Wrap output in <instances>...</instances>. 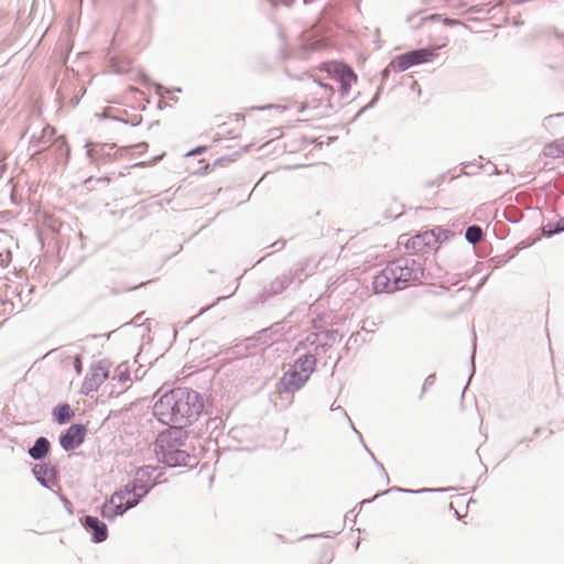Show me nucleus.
<instances>
[{
    "mask_svg": "<svg viewBox=\"0 0 564 564\" xmlns=\"http://www.w3.org/2000/svg\"><path fill=\"white\" fill-rule=\"evenodd\" d=\"M205 409L203 395L192 388L165 391L153 404V416L162 424H193Z\"/></svg>",
    "mask_w": 564,
    "mask_h": 564,
    "instance_id": "1",
    "label": "nucleus"
},
{
    "mask_svg": "<svg viewBox=\"0 0 564 564\" xmlns=\"http://www.w3.org/2000/svg\"><path fill=\"white\" fill-rule=\"evenodd\" d=\"M424 276V269L420 261L401 257L390 261L373 276L372 290L376 294L393 293L400 291L410 282H417Z\"/></svg>",
    "mask_w": 564,
    "mask_h": 564,
    "instance_id": "2",
    "label": "nucleus"
},
{
    "mask_svg": "<svg viewBox=\"0 0 564 564\" xmlns=\"http://www.w3.org/2000/svg\"><path fill=\"white\" fill-rule=\"evenodd\" d=\"M322 69L329 79L339 84V98H346L350 93L352 84L357 82V74L352 67L343 61H332L324 63Z\"/></svg>",
    "mask_w": 564,
    "mask_h": 564,
    "instance_id": "3",
    "label": "nucleus"
},
{
    "mask_svg": "<svg viewBox=\"0 0 564 564\" xmlns=\"http://www.w3.org/2000/svg\"><path fill=\"white\" fill-rule=\"evenodd\" d=\"M437 56L436 48L419 47L394 57V72H404L412 66H417L432 62Z\"/></svg>",
    "mask_w": 564,
    "mask_h": 564,
    "instance_id": "4",
    "label": "nucleus"
},
{
    "mask_svg": "<svg viewBox=\"0 0 564 564\" xmlns=\"http://www.w3.org/2000/svg\"><path fill=\"white\" fill-rule=\"evenodd\" d=\"M31 473L36 482L51 492L61 490L59 470L51 462H42L33 464Z\"/></svg>",
    "mask_w": 564,
    "mask_h": 564,
    "instance_id": "5",
    "label": "nucleus"
},
{
    "mask_svg": "<svg viewBox=\"0 0 564 564\" xmlns=\"http://www.w3.org/2000/svg\"><path fill=\"white\" fill-rule=\"evenodd\" d=\"M108 378V365L107 360H100L97 364H93L89 368L88 373L85 376L80 393L83 395H89L91 392L98 390V388Z\"/></svg>",
    "mask_w": 564,
    "mask_h": 564,
    "instance_id": "6",
    "label": "nucleus"
},
{
    "mask_svg": "<svg viewBox=\"0 0 564 564\" xmlns=\"http://www.w3.org/2000/svg\"><path fill=\"white\" fill-rule=\"evenodd\" d=\"M86 434L85 424L73 423L59 434V445L65 452L75 451L85 442Z\"/></svg>",
    "mask_w": 564,
    "mask_h": 564,
    "instance_id": "7",
    "label": "nucleus"
},
{
    "mask_svg": "<svg viewBox=\"0 0 564 564\" xmlns=\"http://www.w3.org/2000/svg\"><path fill=\"white\" fill-rule=\"evenodd\" d=\"M293 283L291 274L282 273L265 284L257 295V303H265L270 299L282 294Z\"/></svg>",
    "mask_w": 564,
    "mask_h": 564,
    "instance_id": "8",
    "label": "nucleus"
},
{
    "mask_svg": "<svg viewBox=\"0 0 564 564\" xmlns=\"http://www.w3.org/2000/svg\"><path fill=\"white\" fill-rule=\"evenodd\" d=\"M86 154L93 163H107L116 160L118 153L124 150L119 149L112 152L117 145L115 143H88Z\"/></svg>",
    "mask_w": 564,
    "mask_h": 564,
    "instance_id": "9",
    "label": "nucleus"
},
{
    "mask_svg": "<svg viewBox=\"0 0 564 564\" xmlns=\"http://www.w3.org/2000/svg\"><path fill=\"white\" fill-rule=\"evenodd\" d=\"M84 530L90 533V541L95 544L105 542L108 539L109 531L107 524L96 516H84L79 519Z\"/></svg>",
    "mask_w": 564,
    "mask_h": 564,
    "instance_id": "10",
    "label": "nucleus"
},
{
    "mask_svg": "<svg viewBox=\"0 0 564 564\" xmlns=\"http://www.w3.org/2000/svg\"><path fill=\"white\" fill-rule=\"evenodd\" d=\"M308 381L307 375L300 373L295 368L291 367L280 378L279 384L285 393H294L302 389Z\"/></svg>",
    "mask_w": 564,
    "mask_h": 564,
    "instance_id": "11",
    "label": "nucleus"
},
{
    "mask_svg": "<svg viewBox=\"0 0 564 564\" xmlns=\"http://www.w3.org/2000/svg\"><path fill=\"white\" fill-rule=\"evenodd\" d=\"M135 500H126L123 503H117L109 497L98 507L101 518L113 521L117 517L123 516L127 511L134 508Z\"/></svg>",
    "mask_w": 564,
    "mask_h": 564,
    "instance_id": "12",
    "label": "nucleus"
},
{
    "mask_svg": "<svg viewBox=\"0 0 564 564\" xmlns=\"http://www.w3.org/2000/svg\"><path fill=\"white\" fill-rule=\"evenodd\" d=\"M128 486L132 491V497L127 500H135L134 507H137L154 488V484H150V486L145 484L144 475L140 474L138 469L135 470L134 477L128 482Z\"/></svg>",
    "mask_w": 564,
    "mask_h": 564,
    "instance_id": "13",
    "label": "nucleus"
},
{
    "mask_svg": "<svg viewBox=\"0 0 564 564\" xmlns=\"http://www.w3.org/2000/svg\"><path fill=\"white\" fill-rule=\"evenodd\" d=\"M158 463L164 465L167 468H175V467H192L193 465L189 464L191 459H195L194 456H191L187 451L181 449V451H174V453H166L163 456H159Z\"/></svg>",
    "mask_w": 564,
    "mask_h": 564,
    "instance_id": "14",
    "label": "nucleus"
},
{
    "mask_svg": "<svg viewBox=\"0 0 564 564\" xmlns=\"http://www.w3.org/2000/svg\"><path fill=\"white\" fill-rule=\"evenodd\" d=\"M51 453V442L45 436H39L33 442V445L28 448V455L35 462H45V458Z\"/></svg>",
    "mask_w": 564,
    "mask_h": 564,
    "instance_id": "15",
    "label": "nucleus"
},
{
    "mask_svg": "<svg viewBox=\"0 0 564 564\" xmlns=\"http://www.w3.org/2000/svg\"><path fill=\"white\" fill-rule=\"evenodd\" d=\"M169 429L165 431H162L158 434V436H165L167 441L171 443H175L178 445H184L188 433L186 431V427H188L191 424H166Z\"/></svg>",
    "mask_w": 564,
    "mask_h": 564,
    "instance_id": "16",
    "label": "nucleus"
},
{
    "mask_svg": "<svg viewBox=\"0 0 564 564\" xmlns=\"http://www.w3.org/2000/svg\"><path fill=\"white\" fill-rule=\"evenodd\" d=\"M316 357L311 352H306L300 356L291 367L295 368L302 375H307L310 378L316 370Z\"/></svg>",
    "mask_w": 564,
    "mask_h": 564,
    "instance_id": "17",
    "label": "nucleus"
},
{
    "mask_svg": "<svg viewBox=\"0 0 564 564\" xmlns=\"http://www.w3.org/2000/svg\"><path fill=\"white\" fill-rule=\"evenodd\" d=\"M52 415L54 422L58 425H64L70 422L75 412L67 402H61L53 408Z\"/></svg>",
    "mask_w": 564,
    "mask_h": 564,
    "instance_id": "18",
    "label": "nucleus"
},
{
    "mask_svg": "<svg viewBox=\"0 0 564 564\" xmlns=\"http://www.w3.org/2000/svg\"><path fill=\"white\" fill-rule=\"evenodd\" d=\"M153 445H154L153 451H154L156 458L159 456H163L166 453L172 454V453H174V451L182 449L181 445L171 443L170 441L166 440L165 436H156Z\"/></svg>",
    "mask_w": 564,
    "mask_h": 564,
    "instance_id": "19",
    "label": "nucleus"
},
{
    "mask_svg": "<svg viewBox=\"0 0 564 564\" xmlns=\"http://www.w3.org/2000/svg\"><path fill=\"white\" fill-rule=\"evenodd\" d=\"M158 469V466L152 465H144L142 467H138L139 473L144 475L145 484L148 486H150V484H154V487L160 484L166 482V479L161 480V476L163 475L162 471L155 474Z\"/></svg>",
    "mask_w": 564,
    "mask_h": 564,
    "instance_id": "20",
    "label": "nucleus"
},
{
    "mask_svg": "<svg viewBox=\"0 0 564 564\" xmlns=\"http://www.w3.org/2000/svg\"><path fill=\"white\" fill-rule=\"evenodd\" d=\"M543 154L546 158L558 159L564 158V139L558 138L544 145Z\"/></svg>",
    "mask_w": 564,
    "mask_h": 564,
    "instance_id": "21",
    "label": "nucleus"
},
{
    "mask_svg": "<svg viewBox=\"0 0 564 564\" xmlns=\"http://www.w3.org/2000/svg\"><path fill=\"white\" fill-rule=\"evenodd\" d=\"M542 235L545 238H551L555 235L564 232V217L557 221H550L541 227Z\"/></svg>",
    "mask_w": 564,
    "mask_h": 564,
    "instance_id": "22",
    "label": "nucleus"
},
{
    "mask_svg": "<svg viewBox=\"0 0 564 564\" xmlns=\"http://www.w3.org/2000/svg\"><path fill=\"white\" fill-rule=\"evenodd\" d=\"M321 88V96H319V99L323 100L325 99L326 100V105L325 107L327 109H333L334 108V104H333V98L335 96V88L333 85H329L327 83H323L322 80H318L316 82Z\"/></svg>",
    "mask_w": 564,
    "mask_h": 564,
    "instance_id": "23",
    "label": "nucleus"
},
{
    "mask_svg": "<svg viewBox=\"0 0 564 564\" xmlns=\"http://www.w3.org/2000/svg\"><path fill=\"white\" fill-rule=\"evenodd\" d=\"M416 236L421 238L420 240L423 242V246L426 248V250L435 249L438 247V237L435 236L433 228L419 232Z\"/></svg>",
    "mask_w": 564,
    "mask_h": 564,
    "instance_id": "24",
    "label": "nucleus"
},
{
    "mask_svg": "<svg viewBox=\"0 0 564 564\" xmlns=\"http://www.w3.org/2000/svg\"><path fill=\"white\" fill-rule=\"evenodd\" d=\"M484 237L482 228L478 225H470L465 230V239L468 243L475 245Z\"/></svg>",
    "mask_w": 564,
    "mask_h": 564,
    "instance_id": "25",
    "label": "nucleus"
},
{
    "mask_svg": "<svg viewBox=\"0 0 564 564\" xmlns=\"http://www.w3.org/2000/svg\"><path fill=\"white\" fill-rule=\"evenodd\" d=\"M524 247L525 246H519L517 248V251H508L506 253L495 256V257L490 258L489 262L494 264V268H499V267L508 263L509 261H511L516 257L517 252Z\"/></svg>",
    "mask_w": 564,
    "mask_h": 564,
    "instance_id": "26",
    "label": "nucleus"
},
{
    "mask_svg": "<svg viewBox=\"0 0 564 564\" xmlns=\"http://www.w3.org/2000/svg\"><path fill=\"white\" fill-rule=\"evenodd\" d=\"M130 497H132V491L127 484L111 494L109 498L117 503H123Z\"/></svg>",
    "mask_w": 564,
    "mask_h": 564,
    "instance_id": "27",
    "label": "nucleus"
},
{
    "mask_svg": "<svg viewBox=\"0 0 564 564\" xmlns=\"http://www.w3.org/2000/svg\"><path fill=\"white\" fill-rule=\"evenodd\" d=\"M454 489H455L454 487L421 488V489L403 488L402 494H410V495L416 494V495H420V494H432V492L433 494L434 492H447V491H452Z\"/></svg>",
    "mask_w": 564,
    "mask_h": 564,
    "instance_id": "28",
    "label": "nucleus"
},
{
    "mask_svg": "<svg viewBox=\"0 0 564 564\" xmlns=\"http://www.w3.org/2000/svg\"><path fill=\"white\" fill-rule=\"evenodd\" d=\"M306 268L305 262H299L296 263L291 270L288 272H284L285 274H291L293 276V282L297 280L299 284L303 282L304 279V271Z\"/></svg>",
    "mask_w": 564,
    "mask_h": 564,
    "instance_id": "29",
    "label": "nucleus"
},
{
    "mask_svg": "<svg viewBox=\"0 0 564 564\" xmlns=\"http://www.w3.org/2000/svg\"><path fill=\"white\" fill-rule=\"evenodd\" d=\"M503 217L511 224H518L523 218V213L516 207H508Z\"/></svg>",
    "mask_w": 564,
    "mask_h": 564,
    "instance_id": "30",
    "label": "nucleus"
},
{
    "mask_svg": "<svg viewBox=\"0 0 564 564\" xmlns=\"http://www.w3.org/2000/svg\"><path fill=\"white\" fill-rule=\"evenodd\" d=\"M421 238L414 235L405 242V248L411 249L414 252H425L426 248L423 246Z\"/></svg>",
    "mask_w": 564,
    "mask_h": 564,
    "instance_id": "31",
    "label": "nucleus"
},
{
    "mask_svg": "<svg viewBox=\"0 0 564 564\" xmlns=\"http://www.w3.org/2000/svg\"><path fill=\"white\" fill-rule=\"evenodd\" d=\"M433 231H434L435 236L438 237V246L442 242L448 241L454 236V232L452 230H449L447 228H443L441 226L433 227Z\"/></svg>",
    "mask_w": 564,
    "mask_h": 564,
    "instance_id": "32",
    "label": "nucleus"
},
{
    "mask_svg": "<svg viewBox=\"0 0 564 564\" xmlns=\"http://www.w3.org/2000/svg\"><path fill=\"white\" fill-rule=\"evenodd\" d=\"M140 82H141L142 85H145V86L153 85L154 89H155V93L159 96H163V95L169 93L167 88H165L162 84L152 83L151 79L147 75H142Z\"/></svg>",
    "mask_w": 564,
    "mask_h": 564,
    "instance_id": "33",
    "label": "nucleus"
},
{
    "mask_svg": "<svg viewBox=\"0 0 564 564\" xmlns=\"http://www.w3.org/2000/svg\"><path fill=\"white\" fill-rule=\"evenodd\" d=\"M381 93H382V86L378 87L376 94L372 96V98L370 99V101L364 106L357 113H356V118H358L359 116H361L364 112H366L367 110L373 108L377 102L379 101L380 99V96H381Z\"/></svg>",
    "mask_w": 564,
    "mask_h": 564,
    "instance_id": "34",
    "label": "nucleus"
},
{
    "mask_svg": "<svg viewBox=\"0 0 564 564\" xmlns=\"http://www.w3.org/2000/svg\"><path fill=\"white\" fill-rule=\"evenodd\" d=\"M402 491H403L402 487L393 486V487H390L389 489H387L384 491L377 492L373 497H371L369 499H364L360 502V505L362 506V505H366V503H370V502L375 501L378 497L388 495L389 492H402Z\"/></svg>",
    "mask_w": 564,
    "mask_h": 564,
    "instance_id": "35",
    "label": "nucleus"
},
{
    "mask_svg": "<svg viewBox=\"0 0 564 564\" xmlns=\"http://www.w3.org/2000/svg\"><path fill=\"white\" fill-rule=\"evenodd\" d=\"M319 336L323 335L328 343L336 341L339 336L338 329H322L318 332Z\"/></svg>",
    "mask_w": 564,
    "mask_h": 564,
    "instance_id": "36",
    "label": "nucleus"
},
{
    "mask_svg": "<svg viewBox=\"0 0 564 564\" xmlns=\"http://www.w3.org/2000/svg\"><path fill=\"white\" fill-rule=\"evenodd\" d=\"M121 367H122V365H120L118 367V369H117L118 373L112 378V380L117 379L118 382L126 383V382L130 381V373H129L128 369L120 370Z\"/></svg>",
    "mask_w": 564,
    "mask_h": 564,
    "instance_id": "37",
    "label": "nucleus"
},
{
    "mask_svg": "<svg viewBox=\"0 0 564 564\" xmlns=\"http://www.w3.org/2000/svg\"><path fill=\"white\" fill-rule=\"evenodd\" d=\"M56 491L57 492H54V494L57 495L59 500L63 502V506H64L65 510L67 511V513L73 514L74 513L73 503L61 492V490H56Z\"/></svg>",
    "mask_w": 564,
    "mask_h": 564,
    "instance_id": "38",
    "label": "nucleus"
},
{
    "mask_svg": "<svg viewBox=\"0 0 564 564\" xmlns=\"http://www.w3.org/2000/svg\"><path fill=\"white\" fill-rule=\"evenodd\" d=\"M394 66H395V62H394V58H393L392 62L387 67H384L381 70V80H382V83H386L388 80L391 72H394Z\"/></svg>",
    "mask_w": 564,
    "mask_h": 564,
    "instance_id": "39",
    "label": "nucleus"
},
{
    "mask_svg": "<svg viewBox=\"0 0 564 564\" xmlns=\"http://www.w3.org/2000/svg\"><path fill=\"white\" fill-rule=\"evenodd\" d=\"M238 154V152H235L234 154L231 155H224L221 158H218L215 160V162L213 163V166H217V165H224L226 162H231L234 161V156H236Z\"/></svg>",
    "mask_w": 564,
    "mask_h": 564,
    "instance_id": "40",
    "label": "nucleus"
},
{
    "mask_svg": "<svg viewBox=\"0 0 564 564\" xmlns=\"http://www.w3.org/2000/svg\"><path fill=\"white\" fill-rule=\"evenodd\" d=\"M318 338H319L318 332L311 333L310 335L306 336L307 345L315 348L316 344H319Z\"/></svg>",
    "mask_w": 564,
    "mask_h": 564,
    "instance_id": "41",
    "label": "nucleus"
},
{
    "mask_svg": "<svg viewBox=\"0 0 564 564\" xmlns=\"http://www.w3.org/2000/svg\"><path fill=\"white\" fill-rule=\"evenodd\" d=\"M444 177H445V175L441 174L436 178L425 182L424 186L425 187H438L443 183Z\"/></svg>",
    "mask_w": 564,
    "mask_h": 564,
    "instance_id": "42",
    "label": "nucleus"
},
{
    "mask_svg": "<svg viewBox=\"0 0 564 564\" xmlns=\"http://www.w3.org/2000/svg\"><path fill=\"white\" fill-rule=\"evenodd\" d=\"M118 121L124 123V124H130L131 127H137L139 124H141L142 122V116L141 115H138L135 116L133 119L131 120H124V119H118Z\"/></svg>",
    "mask_w": 564,
    "mask_h": 564,
    "instance_id": "43",
    "label": "nucleus"
},
{
    "mask_svg": "<svg viewBox=\"0 0 564 564\" xmlns=\"http://www.w3.org/2000/svg\"><path fill=\"white\" fill-rule=\"evenodd\" d=\"M286 245V240L285 239H278L276 241H274L273 243H271L268 248H272L273 251H280L282 250Z\"/></svg>",
    "mask_w": 564,
    "mask_h": 564,
    "instance_id": "44",
    "label": "nucleus"
},
{
    "mask_svg": "<svg viewBox=\"0 0 564 564\" xmlns=\"http://www.w3.org/2000/svg\"><path fill=\"white\" fill-rule=\"evenodd\" d=\"M332 347V344L328 343V341H325V343H321L319 344H316V347H315V352L316 354H319V352H327L328 349Z\"/></svg>",
    "mask_w": 564,
    "mask_h": 564,
    "instance_id": "45",
    "label": "nucleus"
},
{
    "mask_svg": "<svg viewBox=\"0 0 564 564\" xmlns=\"http://www.w3.org/2000/svg\"><path fill=\"white\" fill-rule=\"evenodd\" d=\"M207 150V147L205 145H198L192 150H189L187 153H186V156H195V155H198V154H202L204 153L205 151Z\"/></svg>",
    "mask_w": 564,
    "mask_h": 564,
    "instance_id": "46",
    "label": "nucleus"
},
{
    "mask_svg": "<svg viewBox=\"0 0 564 564\" xmlns=\"http://www.w3.org/2000/svg\"><path fill=\"white\" fill-rule=\"evenodd\" d=\"M33 145L36 148V152H41L44 149H46V142L44 141L43 137L36 139V141H31Z\"/></svg>",
    "mask_w": 564,
    "mask_h": 564,
    "instance_id": "47",
    "label": "nucleus"
},
{
    "mask_svg": "<svg viewBox=\"0 0 564 564\" xmlns=\"http://www.w3.org/2000/svg\"><path fill=\"white\" fill-rule=\"evenodd\" d=\"M272 7L285 6L290 7L295 0H268Z\"/></svg>",
    "mask_w": 564,
    "mask_h": 564,
    "instance_id": "48",
    "label": "nucleus"
},
{
    "mask_svg": "<svg viewBox=\"0 0 564 564\" xmlns=\"http://www.w3.org/2000/svg\"><path fill=\"white\" fill-rule=\"evenodd\" d=\"M74 369L77 375H80L83 371V358L80 356H76L74 359Z\"/></svg>",
    "mask_w": 564,
    "mask_h": 564,
    "instance_id": "49",
    "label": "nucleus"
},
{
    "mask_svg": "<svg viewBox=\"0 0 564 564\" xmlns=\"http://www.w3.org/2000/svg\"><path fill=\"white\" fill-rule=\"evenodd\" d=\"M475 354H476V344L474 343L473 352L470 356V375H469L468 381L471 379V377L475 373Z\"/></svg>",
    "mask_w": 564,
    "mask_h": 564,
    "instance_id": "50",
    "label": "nucleus"
},
{
    "mask_svg": "<svg viewBox=\"0 0 564 564\" xmlns=\"http://www.w3.org/2000/svg\"><path fill=\"white\" fill-rule=\"evenodd\" d=\"M435 381H436V375L431 373L425 378L424 384H425V387H432V386H434Z\"/></svg>",
    "mask_w": 564,
    "mask_h": 564,
    "instance_id": "51",
    "label": "nucleus"
},
{
    "mask_svg": "<svg viewBox=\"0 0 564 564\" xmlns=\"http://www.w3.org/2000/svg\"><path fill=\"white\" fill-rule=\"evenodd\" d=\"M330 535L327 533H319V534H306L302 536L301 539H313V538H329Z\"/></svg>",
    "mask_w": 564,
    "mask_h": 564,
    "instance_id": "52",
    "label": "nucleus"
},
{
    "mask_svg": "<svg viewBox=\"0 0 564 564\" xmlns=\"http://www.w3.org/2000/svg\"><path fill=\"white\" fill-rule=\"evenodd\" d=\"M375 464H376V466H377V467L382 471V474L386 476V480H387V482H389V476H388V474H387V471H386L384 466L382 465V463H380L379 460H377V459H376V460H375Z\"/></svg>",
    "mask_w": 564,
    "mask_h": 564,
    "instance_id": "53",
    "label": "nucleus"
},
{
    "mask_svg": "<svg viewBox=\"0 0 564 564\" xmlns=\"http://www.w3.org/2000/svg\"><path fill=\"white\" fill-rule=\"evenodd\" d=\"M488 278H489V274H486L485 276H482L479 280V282H478V284L476 286V291L480 290L485 285V283L487 282Z\"/></svg>",
    "mask_w": 564,
    "mask_h": 564,
    "instance_id": "54",
    "label": "nucleus"
},
{
    "mask_svg": "<svg viewBox=\"0 0 564 564\" xmlns=\"http://www.w3.org/2000/svg\"><path fill=\"white\" fill-rule=\"evenodd\" d=\"M307 347H308V345H307V341H306V338H305L304 340L299 341V344L296 345L295 350L299 351L301 349H306Z\"/></svg>",
    "mask_w": 564,
    "mask_h": 564,
    "instance_id": "55",
    "label": "nucleus"
},
{
    "mask_svg": "<svg viewBox=\"0 0 564 564\" xmlns=\"http://www.w3.org/2000/svg\"><path fill=\"white\" fill-rule=\"evenodd\" d=\"M213 167H214L213 164L212 165L206 164V165L200 167V171H203L204 173H208V172H210L213 170Z\"/></svg>",
    "mask_w": 564,
    "mask_h": 564,
    "instance_id": "56",
    "label": "nucleus"
},
{
    "mask_svg": "<svg viewBox=\"0 0 564 564\" xmlns=\"http://www.w3.org/2000/svg\"><path fill=\"white\" fill-rule=\"evenodd\" d=\"M310 107H311V101L310 100H305L304 102H302L300 111L303 112L306 108H310Z\"/></svg>",
    "mask_w": 564,
    "mask_h": 564,
    "instance_id": "57",
    "label": "nucleus"
},
{
    "mask_svg": "<svg viewBox=\"0 0 564 564\" xmlns=\"http://www.w3.org/2000/svg\"><path fill=\"white\" fill-rule=\"evenodd\" d=\"M364 444V447L366 449V452L370 455V457L372 458V460L375 462L377 458L376 456L373 455V453L367 447V445L364 443V441L361 442Z\"/></svg>",
    "mask_w": 564,
    "mask_h": 564,
    "instance_id": "58",
    "label": "nucleus"
},
{
    "mask_svg": "<svg viewBox=\"0 0 564 564\" xmlns=\"http://www.w3.org/2000/svg\"><path fill=\"white\" fill-rule=\"evenodd\" d=\"M113 68H115V73H117V74H122L127 70L124 67H120V66H116V65H113Z\"/></svg>",
    "mask_w": 564,
    "mask_h": 564,
    "instance_id": "59",
    "label": "nucleus"
},
{
    "mask_svg": "<svg viewBox=\"0 0 564 564\" xmlns=\"http://www.w3.org/2000/svg\"><path fill=\"white\" fill-rule=\"evenodd\" d=\"M532 440H533L532 437H531V438H525V437H524V438H521V440H519V441L517 442V445H519V444H523V443H527V444H528V443L532 442Z\"/></svg>",
    "mask_w": 564,
    "mask_h": 564,
    "instance_id": "60",
    "label": "nucleus"
},
{
    "mask_svg": "<svg viewBox=\"0 0 564 564\" xmlns=\"http://www.w3.org/2000/svg\"><path fill=\"white\" fill-rule=\"evenodd\" d=\"M429 388H430V387H425V384L423 383L422 389H421V393H420V397H419L420 399H422V398H423L424 393L426 392V390H427Z\"/></svg>",
    "mask_w": 564,
    "mask_h": 564,
    "instance_id": "61",
    "label": "nucleus"
},
{
    "mask_svg": "<svg viewBox=\"0 0 564 564\" xmlns=\"http://www.w3.org/2000/svg\"><path fill=\"white\" fill-rule=\"evenodd\" d=\"M429 388H430V387H425V384L423 383L422 389H421V393H420V397H419L420 399H422V398H423L424 393L426 392V390H427Z\"/></svg>",
    "mask_w": 564,
    "mask_h": 564,
    "instance_id": "62",
    "label": "nucleus"
},
{
    "mask_svg": "<svg viewBox=\"0 0 564 564\" xmlns=\"http://www.w3.org/2000/svg\"><path fill=\"white\" fill-rule=\"evenodd\" d=\"M429 388H430V387H425V384L423 383L422 389H421V393H420V397H419L420 399H422V398H423L424 393L426 392V390H427Z\"/></svg>",
    "mask_w": 564,
    "mask_h": 564,
    "instance_id": "63",
    "label": "nucleus"
},
{
    "mask_svg": "<svg viewBox=\"0 0 564 564\" xmlns=\"http://www.w3.org/2000/svg\"><path fill=\"white\" fill-rule=\"evenodd\" d=\"M124 391H126V389H123V390H121V391H119V392H116V393H115V391L111 389V391L109 392V395H110V397H115V395H116V397H118V395H120V394H121L122 392H124Z\"/></svg>",
    "mask_w": 564,
    "mask_h": 564,
    "instance_id": "64",
    "label": "nucleus"
}]
</instances>
